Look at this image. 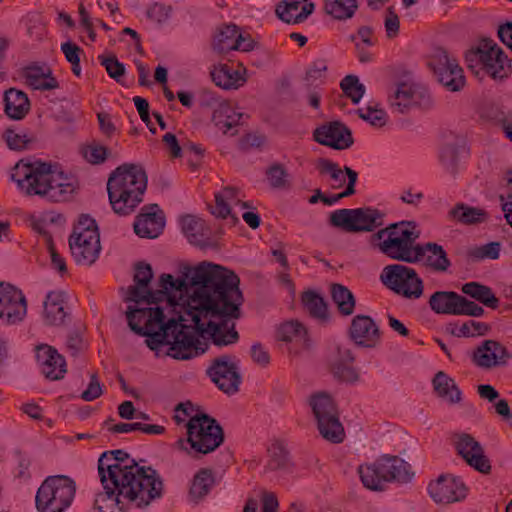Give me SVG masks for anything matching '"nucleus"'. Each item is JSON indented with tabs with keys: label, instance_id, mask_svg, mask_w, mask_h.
<instances>
[{
	"label": "nucleus",
	"instance_id": "nucleus-24",
	"mask_svg": "<svg viewBox=\"0 0 512 512\" xmlns=\"http://www.w3.org/2000/svg\"><path fill=\"white\" fill-rule=\"evenodd\" d=\"M313 136L318 143L338 150L347 149L353 144L351 131L338 121L316 128Z\"/></svg>",
	"mask_w": 512,
	"mask_h": 512
},
{
	"label": "nucleus",
	"instance_id": "nucleus-6",
	"mask_svg": "<svg viewBox=\"0 0 512 512\" xmlns=\"http://www.w3.org/2000/svg\"><path fill=\"white\" fill-rule=\"evenodd\" d=\"M192 408L190 402L180 403L176 411L190 417L186 424L187 439L180 438L174 444L175 448L185 451L191 456L208 454L217 449L224 441V432L220 424L205 413L190 415L188 409Z\"/></svg>",
	"mask_w": 512,
	"mask_h": 512
},
{
	"label": "nucleus",
	"instance_id": "nucleus-15",
	"mask_svg": "<svg viewBox=\"0 0 512 512\" xmlns=\"http://www.w3.org/2000/svg\"><path fill=\"white\" fill-rule=\"evenodd\" d=\"M257 42L248 33H243L235 24H221L213 36V48L219 53L231 51L250 52L255 49Z\"/></svg>",
	"mask_w": 512,
	"mask_h": 512
},
{
	"label": "nucleus",
	"instance_id": "nucleus-9",
	"mask_svg": "<svg viewBox=\"0 0 512 512\" xmlns=\"http://www.w3.org/2000/svg\"><path fill=\"white\" fill-rule=\"evenodd\" d=\"M72 257L77 264L91 265L101 251L100 234L96 221L88 215H81L69 237Z\"/></svg>",
	"mask_w": 512,
	"mask_h": 512
},
{
	"label": "nucleus",
	"instance_id": "nucleus-8",
	"mask_svg": "<svg viewBox=\"0 0 512 512\" xmlns=\"http://www.w3.org/2000/svg\"><path fill=\"white\" fill-rule=\"evenodd\" d=\"M387 78L396 87L388 96V106L392 113L406 114L414 108L428 110L433 107L430 92L415 81L414 75L406 66H390Z\"/></svg>",
	"mask_w": 512,
	"mask_h": 512
},
{
	"label": "nucleus",
	"instance_id": "nucleus-46",
	"mask_svg": "<svg viewBox=\"0 0 512 512\" xmlns=\"http://www.w3.org/2000/svg\"><path fill=\"white\" fill-rule=\"evenodd\" d=\"M384 470H388V481L408 482L412 476L411 466L397 456H384Z\"/></svg>",
	"mask_w": 512,
	"mask_h": 512
},
{
	"label": "nucleus",
	"instance_id": "nucleus-57",
	"mask_svg": "<svg viewBox=\"0 0 512 512\" xmlns=\"http://www.w3.org/2000/svg\"><path fill=\"white\" fill-rule=\"evenodd\" d=\"M501 247L502 245L500 242H489L487 244L475 247L471 251V256L478 260H496L500 257Z\"/></svg>",
	"mask_w": 512,
	"mask_h": 512
},
{
	"label": "nucleus",
	"instance_id": "nucleus-40",
	"mask_svg": "<svg viewBox=\"0 0 512 512\" xmlns=\"http://www.w3.org/2000/svg\"><path fill=\"white\" fill-rule=\"evenodd\" d=\"M448 217L464 225L483 223L488 214L484 209L472 207L464 203H457L449 212Z\"/></svg>",
	"mask_w": 512,
	"mask_h": 512
},
{
	"label": "nucleus",
	"instance_id": "nucleus-42",
	"mask_svg": "<svg viewBox=\"0 0 512 512\" xmlns=\"http://www.w3.org/2000/svg\"><path fill=\"white\" fill-rule=\"evenodd\" d=\"M214 483L215 479L212 470L208 468L200 469L193 477L189 490L190 499L198 503L209 494Z\"/></svg>",
	"mask_w": 512,
	"mask_h": 512
},
{
	"label": "nucleus",
	"instance_id": "nucleus-11",
	"mask_svg": "<svg viewBox=\"0 0 512 512\" xmlns=\"http://www.w3.org/2000/svg\"><path fill=\"white\" fill-rule=\"evenodd\" d=\"M309 403L321 436L331 443H341L344 440L345 432L332 397L327 393L320 392L311 396Z\"/></svg>",
	"mask_w": 512,
	"mask_h": 512
},
{
	"label": "nucleus",
	"instance_id": "nucleus-53",
	"mask_svg": "<svg viewBox=\"0 0 512 512\" xmlns=\"http://www.w3.org/2000/svg\"><path fill=\"white\" fill-rule=\"evenodd\" d=\"M340 87L353 103H358L365 92L364 85L359 82L355 75L345 76L340 83Z\"/></svg>",
	"mask_w": 512,
	"mask_h": 512
},
{
	"label": "nucleus",
	"instance_id": "nucleus-38",
	"mask_svg": "<svg viewBox=\"0 0 512 512\" xmlns=\"http://www.w3.org/2000/svg\"><path fill=\"white\" fill-rule=\"evenodd\" d=\"M354 356L347 348L338 347L337 357L333 360L331 369L335 377L345 382H356L358 373L352 367Z\"/></svg>",
	"mask_w": 512,
	"mask_h": 512
},
{
	"label": "nucleus",
	"instance_id": "nucleus-59",
	"mask_svg": "<svg viewBox=\"0 0 512 512\" xmlns=\"http://www.w3.org/2000/svg\"><path fill=\"white\" fill-rule=\"evenodd\" d=\"M171 12V6H167L161 3H155L152 6H150L149 9L147 10V16L149 19L157 23H163L169 19Z\"/></svg>",
	"mask_w": 512,
	"mask_h": 512
},
{
	"label": "nucleus",
	"instance_id": "nucleus-4",
	"mask_svg": "<svg viewBox=\"0 0 512 512\" xmlns=\"http://www.w3.org/2000/svg\"><path fill=\"white\" fill-rule=\"evenodd\" d=\"M123 481L115 484H102L104 491L95 498V508L99 512H124L128 504L138 508L148 506L162 495L163 483H134L132 476L124 475Z\"/></svg>",
	"mask_w": 512,
	"mask_h": 512
},
{
	"label": "nucleus",
	"instance_id": "nucleus-27",
	"mask_svg": "<svg viewBox=\"0 0 512 512\" xmlns=\"http://www.w3.org/2000/svg\"><path fill=\"white\" fill-rule=\"evenodd\" d=\"M350 337L357 346L374 348L380 342L381 333L371 317L357 315L351 322Z\"/></svg>",
	"mask_w": 512,
	"mask_h": 512
},
{
	"label": "nucleus",
	"instance_id": "nucleus-10",
	"mask_svg": "<svg viewBox=\"0 0 512 512\" xmlns=\"http://www.w3.org/2000/svg\"><path fill=\"white\" fill-rule=\"evenodd\" d=\"M76 492L75 482L67 476H49L36 494L39 512H64L72 503Z\"/></svg>",
	"mask_w": 512,
	"mask_h": 512
},
{
	"label": "nucleus",
	"instance_id": "nucleus-58",
	"mask_svg": "<svg viewBox=\"0 0 512 512\" xmlns=\"http://www.w3.org/2000/svg\"><path fill=\"white\" fill-rule=\"evenodd\" d=\"M287 176V171L280 164H274L267 170L268 181L270 185L276 189L289 187Z\"/></svg>",
	"mask_w": 512,
	"mask_h": 512
},
{
	"label": "nucleus",
	"instance_id": "nucleus-56",
	"mask_svg": "<svg viewBox=\"0 0 512 512\" xmlns=\"http://www.w3.org/2000/svg\"><path fill=\"white\" fill-rule=\"evenodd\" d=\"M357 114L361 119L369 122L374 127H382L386 124L387 114L382 109L368 106L358 109Z\"/></svg>",
	"mask_w": 512,
	"mask_h": 512
},
{
	"label": "nucleus",
	"instance_id": "nucleus-60",
	"mask_svg": "<svg viewBox=\"0 0 512 512\" xmlns=\"http://www.w3.org/2000/svg\"><path fill=\"white\" fill-rule=\"evenodd\" d=\"M133 102H134V105H135L139 115H140L141 120L147 125L149 130L153 134H155L156 129H155V127L152 126V123L150 120L148 101L140 96H135L133 98Z\"/></svg>",
	"mask_w": 512,
	"mask_h": 512
},
{
	"label": "nucleus",
	"instance_id": "nucleus-28",
	"mask_svg": "<svg viewBox=\"0 0 512 512\" xmlns=\"http://www.w3.org/2000/svg\"><path fill=\"white\" fill-rule=\"evenodd\" d=\"M211 101L210 105L214 106L212 121L215 126L224 134H237L235 128L240 125L243 114L237 112L226 100L212 98Z\"/></svg>",
	"mask_w": 512,
	"mask_h": 512
},
{
	"label": "nucleus",
	"instance_id": "nucleus-32",
	"mask_svg": "<svg viewBox=\"0 0 512 512\" xmlns=\"http://www.w3.org/2000/svg\"><path fill=\"white\" fill-rule=\"evenodd\" d=\"M66 294L64 291H50L44 301V321L48 325L59 326L65 321Z\"/></svg>",
	"mask_w": 512,
	"mask_h": 512
},
{
	"label": "nucleus",
	"instance_id": "nucleus-62",
	"mask_svg": "<svg viewBox=\"0 0 512 512\" xmlns=\"http://www.w3.org/2000/svg\"><path fill=\"white\" fill-rule=\"evenodd\" d=\"M102 394V387L96 374L91 375L89 385L86 390L81 394V398L84 401H93L100 397Z\"/></svg>",
	"mask_w": 512,
	"mask_h": 512
},
{
	"label": "nucleus",
	"instance_id": "nucleus-16",
	"mask_svg": "<svg viewBox=\"0 0 512 512\" xmlns=\"http://www.w3.org/2000/svg\"><path fill=\"white\" fill-rule=\"evenodd\" d=\"M27 314V301L15 286L0 282V321L7 325L20 323Z\"/></svg>",
	"mask_w": 512,
	"mask_h": 512
},
{
	"label": "nucleus",
	"instance_id": "nucleus-48",
	"mask_svg": "<svg viewBox=\"0 0 512 512\" xmlns=\"http://www.w3.org/2000/svg\"><path fill=\"white\" fill-rule=\"evenodd\" d=\"M331 295L342 315L349 316L354 312L355 298L347 287L342 284H333L331 286Z\"/></svg>",
	"mask_w": 512,
	"mask_h": 512
},
{
	"label": "nucleus",
	"instance_id": "nucleus-43",
	"mask_svg": "<svg viewBox=\"0 0 512 512\" xmlns=\"http://www.w3.org/2000/svg\"><path fill=\"white\" fill-rule=\"evenodd\" d=\"M181 226L189 242L194 245H203L208 238V229L200 218L186 215L181 219Z\"/></svg>",
	"mask_w": 512,
	"mask_h": 512
},
{
	"label": "nucleus",
	"instance_id": "nucleus-49",
	"mask_svg": "<svg viewBox=\"0 0 512 512\" xmlns=\"http://www.w3.org/2000/svg\"><path fill=\"white\" fill-rule=\"evenodd\" d=\"M439 161L446 172L455 175L459 162V144L457 141L444 143L438 155Z\"/></svg>",
	"mask_w": 512,
	"mask_h": 512
},
{
	"label": "nucleus",
	"instance_id": "nucleus-25",
	"mask_svg": "<svg viewBox=\"0 0 512 512\" xmlns=\"http://www.w3.org/2000/svg\"><path fill=\"white\" fill-rule=\"evenodd\" d=\"M467 63L479 64H505L510 60L504 50L492 39H481L477 46L471 47L465 52Z\"/></svg>",
	"mask_w": 512,
	"mask_h": 512
},
{
	"label": "nucleus",
	"instance_id": "nucleus-63",
	"mask_svg": "<svg viewBox=\"0 0 512 512\" xmlns=\"http://www.w3.org/2000/svg\"><path fill=\"white\" fill-rule=\"evenodd\" d=\"M250 354L253 361L262 367H266L270 363L269 352L261 343H254L251 346Z\"/></svg>",
	"mask_w": 512,
	"mask_h": 512
},
{
	"label": "nucleus",
	"instance_id": "nucleus-19",
	"mask_svg": "<svg viewBox=\"0 0 512 512\" xmlns=\"http://www.w3.org/2000/svg\"><path fill=\"white\" fill-rule=\"evenodd\" d=\"M428 493L437 504H451L467 496V487L460 478L441 475L428 485Z\"/></svg>",
	"mask_w": 512,
	"mask_h": 512
},
{
	"label": "nucleus",
	"instance_id": "nucleus-44",
	"mask_svg": "<svg viewBox=\"0 0 512 512\" xmlns=\"http://www.w3.org/2000/svg\"><path fill=\"white\" fill-rule=\"evenodd\" d=\"M277 338L284 342H296L302 347H307V330L297 320L286 321L279 325Z\"/></svg>",
	"mask_w": 512,
	"mask_h": 512
},
{
	"label": "nucleus",
	"instance_id": "nucleus-33",
	"mask_svg": "<svg viewBox=\"0 0 512 512\" xmlns=\"http://www.w3.org/2000/svg\"><path fill=\"white\" fill-rule=\"evenodd\" d=\"M30 108V101L25 92L16 88H10L5 91L3 109L10 119H23L29 113Z\"/></svg>",
	"mask_w": 512,
	"mask_h": 512
},
{
	"label": "nucleus",
	"instance_id": "nucleus-61",
	"mask_svg": "<svg viewBox=\"0 0 512 512\" xmlns=\"http://www.w3.org/2000/svg\"><path fill=\"white\" fill-rule=\"evenodd\" d=\"M458 315H468L473 317H481L484 314V309L473 301L461 297Z\"/></svg>",
	"mask_w": 512,
	"mask_h": 512
},
{
	"label": "nucleus",
	"instance_id": "nucleus-64",
	"mask_svg": "<svg viewBox=\"0 0 512 512\" xmlns=\"http://www.w3.org/2000/svg\"><path fill=\"white\" fill-rule=\"evenodd\" d=\"M500 41L512 51V22L507 21L500 24L497 29Z\"/></svg>",
	"mask_w": 512,
	"mask_h": 512
},
{
	"label": "nucleus",
	"instance_id": "nucleus-51",
	"mask_svg": "<svg viewBox=\"0 0 512 512\" xmlns=\"http://www.w3.org/2000/svg\"><path fill=\"white\" fill-rule=\"evenodd\" d=\"M302 303L311 316L316 318H324L326 316L327 307L323 298L313 291L304 292L302 295Z\"/></svg>",
	"mask_w": 512,
	"mask_h": 512
},
{
	"label": "nucleus",
	"instance_id": "nucleus-47",
	"mask_svg": "<svg viewBox=\"0 0 512 512\" xmlns=\"http://www.w3.org/2000/svg\"><path fill=\"white\" fill-rule=\"evenodd\" d=\"M324 10L337 20H347L353 17L358 9L357 0H323Z\"/></svg>",
	"mask_w": 512,
	"mask_h": 512
},
{
	"label": "nucleus",
	"instance_id": "nucleus-45",
	"mask_svg": "<svg viewBox=\"0 0 512 512\" xmlns=\"http://www.w3.org/2000/svg\"><path fill=\"white\" fill-rule=\"evenodd\" d=\"M461 290L464 294L479 301L486 307L496 309L499 305V299L495 296L492 289L479 282L472 281L465 283Z\"/></svg>",
	"mask_w": 512,
	"mask_h": 512
},
{
	"label": "nucleus",
	"instance_id": "nucleus-23",
	"mask_svg": "<svg viewBox=\"0 0 512 512\" xmlns=\"http://www.w3.org/2000/svg\"><path fill=\"white\" fill-rule=\"evenodd\" d=\"M165 226L163 212L157 204H150L142 208V212L134 222V232L142 238L153 239L158 237Z\"/></svg>",
	"mask_w": 512,
	"mask_h": 512
},
{
	"label": "nucleus",
	"instance_id": "nucleus-41",
	"mask_svg": "<svg viewBox=\"0 0 512 512\" xmlns=\"http://www.w3.org/2000/svg\"><path fill=\"white\" fill-rule=\"evenodd\" d=\"M432 383L435 392L440 398L448 401L450 404H456L461 401L460 389L455 381L445 372H437Z\"/></svg>",
	"mask_w": 512,
	"mask_h": 512
},
{
	"label": "nucleus",
	"instance_id": "nucleus-55",
	"mask_svg": "<svg viewBox=\"0 0 512 512\" xmlns=\"http://www.w3.org/2000/svg\"><path fill=\"white\" fill-rule=\"evenodd\" d=\"M3 138L12 150H23L33 141V137H29L27 133L16 132L13 129H7L3 134Z\"/></svg>",
	"mask_w": 512,
	"mask_h": 512
},
{
	"label": "nucleus",
	"instance_id": "nucleus-20",
	"mask_svg": "<svg viewBox=\"0 0 512 512\" xmlns=\"http://www.w3.org/2000/svg\"><path fill=\"white\" fill-rule=\"evenodd\" d=\"M207 374L217 387L227 394L235 393L240 384V375L236 364L228 355L213 360Z\"/></svg>",
	"mask_w": 512,
	"mask_h": 512
},
{
	"label": "nucleus",
	"instance_id": "nucleus-3",
	"mask_svg": "<svg viewBox=\"0 0 512 512\" xmlns=\"http://www.w3.org/2000/svg\"><path fill=\"white\" fill-rule=\"evenodd\" d=\"M11 179L25 195L39 196L51 202L66 201L75 191L71 177L41 161L20 160L12 170Z\"/></svg>",
	"mask_w": 512,
	"mask_h": 512
},
{
	"label": "nucleus",
	"instance_id": "nucleus-17",
	"mask_svg": "<svg viewBox=\"0 0 512 512\" xmlns=\"http://www.w3.org/2000/svg\"><path fill=\"white\" fill-rule=\"evenodd\" d=\"M454 448L459 456L476 471L482 474L491 472V462L485 455L482 445L470 434L460 433L453 438Z\"/></svg>",
	"mask_w": 512,
	"mask_h": 512
},
{
	"label": "nucleus",
	"instance_id": "nucleus-29",
	"mask_svg": "<svg viewBox=\"0 0 512 512\" xmlns=\"http://www.w3.org/2000/svg\"><path fill=\"white\" fill-rule=\"evenodd\" d=\"M210 76L215 85L224 90L238 89L248 79L245 66H213Z\"/></svg>",
	"mask_w": 512,
	"mask_h": 512
},
{
	"label": "nucleus",
	"instance_id": "nucleus-5",
	"mask_svg": "<svg viewBox=\"0 0 512 512\" xmlns=\"http://www.w3.org/2000/svg\"><path fill=\"white\" fill-rule=\"evenodd\" d=\"M147 188L145 171L135 164L117 167L107 181L109 202L119 215H129L143 201Z\"/></svg>",
	"mask_w": 512,
	"mask_h": 512
},
{
	"label": "nucleus",
	"instance_id": "nucleus-13",
	"mask_svg": "<svg viewBox=\"0 0 512 512\" xmlns=\"http://www.w3.org/2000/svg\"><path fill=\"white\" fill-rule=\"evenodd\" d=\"M110 451L104 452L98 460V473L101 484H115L123 481V476L127 475L134 478V483H156L162 482L157 472L151 467H143L140 465L123 466L125 473H121V464L113 457Z\"/></svg>",
	"mask_w": 512,
	"mask_h": 512
},
{
	"label": "nucleus",
	"instance_id": "nucleus-12",
	"mask_svg": "<svg viewBox=\"0 0 512 512\" xmlns=\"http://www.w3.org/2000/svg\"><path fill=\"white\" fill-rule=\"evenodd\" d=\"M329 223L345 232H371L384 224V213L372 207L343 208L330 214Z\"/></svg>",
	"mask_w": 512,
	"mask_h": 512
},
{
	"label": "nucleus",
	"instance_id": "nucleus-37",
	"mask_svg": "<svg viewBox=\"0 0 512 512\" xmlns=\"http://www.w3.org/2000/svg\"><path fill=\"white\" fill-rule=\"evenodd\" d=\"M239 189L227 186L222 191L215 194V206L211 208V213L218 218H226L230 215V205H241L243 208H249L247 202L239 199Z\"/></svg>",
	"mask_w": 512,
	"mask_h": 512
},
{
	"label": "nucleus",
	"instance_id": "nucleus-1",
	"mask_svg": "<svg viewBox=\"0 0 512 512\" xmlns=\"http://www.w3.org/2000/svg\"><path fill=\"white\" fill-rule=\"evenodd\" d=\"M174 278L171 274H162L159 278V289L153 293V303L166 301L177 316L167 317L161 307L128 306L126 317L130 329L140 336L146 337V345L157 355L162 347H167L165 355L176 360H188L205 352L206 345L196 336L194 329L186 322L191 321L186 313V300L193 288L189 277L184 275Z\"/></svg>",
	"mask_w": 512,
	"mask_h": 512
},
{
	"label": "nucleus",
	"instance_id": "nucleus-26",
	"mask_svg": "<svg viewBox=\"0 0 512 512\" xmlns=\"http://www.w3.org/2000/svg\"><path fill=\"white\" fill-rule=\"evenodd\" d=\"M36 359L42 374L51 381L64 378L67 369L64 357L49 345H39L36 348Z\"/></svg>",
	"mask_w": 512,
	"mask_h": 512
},
{
	"label": "nucleus",
	"instance_id": "nucleus-14",
	"mask_svg": "<svg viewBox=\"0 0 512 512\" xmlns=\"http://www.w3.org/2000/svg\"><path fill=\"white\" fill-rule=\"evenodd\" d=\"M382 283L406 298H419L423 293V282L416 271L402 264L387 265L380 275Z\"/></svg>",
	"mask_w": 512,
	"mask_h": 512
},
{
	"label": "nucleus",
	"instance_id": "nucleus-39",
	"mask_svg": "<svg viewBox=\"0 0 512 512\" xmlns=\"http://www.w3.org/2000/svg\"><path fill=\"white\" fill-rule=\"evenodd\" d=\"M461 295L453 291H436L430 296V308L437 314L458 315Z\"/></svg>",
	"mask_w": 512,
	"mask_h": 512
},
{
	"label": "nucleus",
	"instance_id": "nucleus-21",
	"mask_svg": "<svg viewBox=\"0 0 512 512\" xmlns=\"http://www.w3.org/2000/svg\"><path fill=\"white\" fill-rule=\"evenodd\" d=\"M512 353L500 342L485 340L473 352L472 362L479 368L490 370L507 366Z\"/></svg>",
	"mask_w": 512,
	"mask_h": 512
},
{
	"label": "nucleus",
	"instance_id": "nucleus-22",
	"mask_svg": "<svg viewBox=\"0 0 512 512\" xmlns=\"http://www.w3.org/2000/svg\"><path fill=\"white\" fill-rule=\"evenodd\" d=\"M152 278L153 271L150 264L144 262L136 264L133 277L135 285L128 287L124 300L134 302L137 305L141 303L152 304L155 291L149 288Z\"/></svg>",
	"mask_w": 512,
	"mask_h": 512
},
{
	"label": "nucleus",
	"instance_id": "nucleus-7",
	"mask_svg": "<svg viewBox=\"0 0 512 512\" xmlns=\"http://www.w3.org/2000/svg\"><path fill=\"white\" fill-rule=\"evenodd\" d=\"M421 231L415 221L392 223L371 236V243L387 257L413 263L421 252L417 243Z\"/></svg>",
	"mask_w": 512,
	"mask_h": 512
},
{
	"label": "nucleus",
	"instance_id": "nucleus-36",
	"mask_svg": "<svg viewBox=\"0 0 512 512\" xmlns=\"http://www.w3.org/2000/svg\"><path fill=\"white\" fill-rule=\"evenodd\" d=\"M436 80L447 90L457 92L464 88L466 78L461 66H431Z\"/></svg>",
	"mask_w": 512,
	"mask_h": 512
},
{
	"label": "nucleus",
	"instance_id": "nucleus-52",
	"mask_svg": "<svg viewBox=\"0 0 512 512\" xmlns=\"http://www.w3.org/2000/svg\"><path fill=\"white\" fill-rule=\"evenodd\" d=\"M81 152L84 159L93 165L102 164L110 155L109 149L96 141L85 145Z\"/></svg>",
	"mask_w": 512,
	"mask_h": 512
},
{
	"label": "nucleus",
	"instance_id": "nucleus-54",
	"mask_svg": "<svg viewBox=\"0 0 512 512\" xmlns=\"http://www.w3.org/2000/svg\"><path fill=\"white\" fill-rule=\"evenodd\" d=\"M345 174L348 177V184L346 186V189L343 192L333 196L325 195V197L322 199V203H324L327 206H332L342 198L351 196L355 193V184L358 178L357 172L352 170L350 167L345 166Z\"/></svg>",
	"mask_w": 512,
	"mask_h": 512
},
{
	"label": "nucleus",
	"instance_id": "nucleus-18",
	"mask_svg": "<svg viewBox=\"0 0 512 512\" xmlns=\"http://www.w3.org/2000/svg\"><path fill=\"white\" fill-rule=\"evenodd\" d=\"M233 319L230 316L216 315L201 319L203 330L199 329L195 323L192 327L199 340L205 343L206 348H208V344L206 341L201 340L198 332H209L215 345L226 346L235 343L239 338L238 332L235 330V323L232 321Z\"/></svg>",
	"mask_w": 512,
	"mask_h": 512
},
{
	"label": "nucleus",
	"instance_id": "nucleus-35",
	"mask_svg": "<svg viewBox=\"0 0 512 512\" xmlns=\"http://www.w3.org/2000/svg\"><path fill=\"white\" fill-rule=\"evenodd\" d=\"M22 76L35 90H53L59 87L49 66H24Z\"/></svg>",
	"mask_w": 512,
	"mask_h": 512
},
{
	"label": "nucleus",
	"instance_id": "nucleus-31",
	"mask_svg": "<svg viewBox=\"0 0 512 512\" xmlns=\"http://www.w3.org/2000/svg\"><path fill=\"white\" fill-rule=\"evenodd\" d=\"M314 3L307 0H284L276 7L277 16L286 23H301L314 11Z\"/></svg>",
	"mask_w": 512,
	"mask_h": 512
},
{
	"label": "nucleus",
	"instance_id": "nucleus-2",
	"mask_svg": "<svg viewBox=\"0 0 512 512\" xmlns=\"http://www.w3.org/2000/svg\"><path fill=\"white\" fill-rule=\"evenodd\" d=\"M184 275L189 277L193 291L186 300V313L199 329L201 319L216 315L240 317L243 295L240 279L231 270L208 261L196 266L185 265Z\"/></svg>",
	"mask_w": 512,
	"mask_h": 512
},
{
	"label": "nucleus",
	"instance_id": "nucleus-50",
	"mask_svg": "<svg viewBox=\"0 0 512 512\" xmlns=\"http://www.w3.org/2000/svg\"><path fill=\"white\" fill-rule=\"evenodd\" d=\"M316 168L321 174H329L334 181L333 188H340L345 183V169L342 170L337 163L326 158H320L317 161Z\"/></svg>",
	"mask_w": 512,
	"mask_h": 512
},
{
	"label": "nucleus",
	"instance_id": "nucleus-34",
	"mask_svg": "<svg viewBox=\"0 0 512 512\" xmlns=\"http://www.w3.org/2000/svg\"><path fill=\"white\" fill-rule=\"evenodd\" d=\"M384 456L372 464H363L358 468V473L363 485L373 491H382L388 481V470H384Z\"/></svg>",
	"mask_w": 512,
	"mask_h": 512
},
{
	"label": "nucleus",
	"instance_id": "nucleus-30",
	"mask_svg": "<svg viewBox=\"0 0 512 512\" xmlns=\"http://www.w3.org/2000/svg\"><path fill=\"white\" fill-rule=\"evenodd\" d=\"M420 248V255L417 256V259L413 260V263L423 262L427 268L438 273L448 271L451 262L441 245L434 242H427L420 244Z\"/></svg>",
	"mask_w": 512,
	"mask_h": 512
}]
</instances>
